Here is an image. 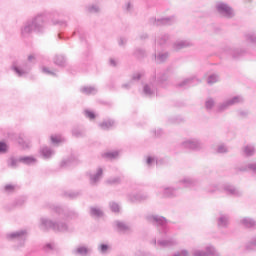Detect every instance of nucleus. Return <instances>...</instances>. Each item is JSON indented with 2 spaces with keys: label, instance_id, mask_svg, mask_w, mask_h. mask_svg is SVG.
I'll return each instance as SVG.
<instances>
[{
  "label": "nucleus",
  "instance_id": "1",
  "mask_svg": "<svg viewBox=\"0 0 256 256\" xmlns=\"http://www.w3.org/2000/svg\"><path fill=\"white\" fill-rule=\"evenodd\" d=\"M148 223H151L152 225H155V227L158 228V233L162 238H165L167 235V231L169 229L167 228V218L159 215H150L147 216Z\"/></svg>",
  "mask_w": 256,
  "mask_h": 256
},
{
  "label": "nucleus",
  "instance_id": "2",
  "mask_svg": "<svg viewBox=\"0 0 256 256\" xmlns=\"http://www.w3.org/2000/svg\"><path fill=\"white\" fill-rule=\"evenodd\" d=\"M41 227H42L43 231H47V229H53V231H58V232L67 231V224H65V223L56 224L55 222H53L47 218L41 219Z\"/></svg>",
  "mask_w": 256,
  "mask_h": 256
},
{
  "label": "nucleus",
  "instance_id": "3",
  "mask_svg": "<svg viewBox=\"0 0 256 256\" xmlns=\"http://www.w3.org/2000/svg\"><path fill=\"white\" fill-rule=\"evenodd\" d=\"M216 11L221 15V17H225L226 19H232V17H235L233 8L225 2L216 3Z\"/></svg>",
  "mask_w": 256,
  "mask_h": 256
},
{
  "label": "nucleus",
  "instance_id": "4",
  "mask_svg": "<svg viewBox=\"0 0 256 256\" xmlns=\"http://www.w3.org/2000/svg\"><path fill=\"white\" fill-rule=\"evenodd\" d=\"M150 25H153L154 27H161L163 25H173L175 23L174 16L172 17H165V18H150L149 20Z\"/></svg>",
  "mask_w": 256,
  "mask_h": 256
},
{
  "label": "nucleus",
  "instance_id": "5",
  "mask_svg": "<svg viewBox=\"0 0 256 256\" xmlns=\"http://www.w3.org/2000/svg\"><path fill=\"white\" fill-rule=\"evenodd\" d=\"M184 149H191L192 151H199L203 147V144L198 139L192 138L182 142Z\"/></svg>",
  "mask_w": 256,
  "mask_h": 256
},
{
  "label": "nucleus",
  "instance_id": "6",
  "mask_svg": "<svg viewBox=\"0 0 256 256\" xmlns=\"http://www.w3.org/2000/svg\"><path fill=\"white\" fill-rule=\"evenodd\" d=\"M151 244L152 245H157V247H162V248H165V247H173L174 245L177 244V240L173 239V238H169V239H158L157 238H154L152 241H151Z\"/></svg>",
  "mask_w": 256,
  "mask_h": 256
},
{
  "label": "nucleus",
  "instance_id": "7",
  "mask_svg": "<svg viewBox=\"0 0 256 256\" xmlns=\"http://www.w3.org/2000/svg\"><path fill=\"white\" fill-rule=\"evenodd\" d=\"M194 256H221L215 247L209 245L206 247L205 251L203 250H194Z\"/></svg>",
  "mask_w": 256,
  "mask_h": 256
},
{
  "label": "nucleus",
  "instance_id": "8",
  "mask_svg": "<svg viewBox=\"0 0 256 256\" xmlns=\"http://www.w3.org/2000/svg\"><path fill=\"white\" fill-rule=\"evenodd\" d=\"M199 83H201V80L197 79V77H190L180 82L178 87L187 89V87H195V85H199Z\"/></svg>",
  "mask_w": 256,
  "mask_h": 256
},
{
  "label": "nucleus",
  "instance_id": "9",
  "mask_svg": "<svg viewBox=\"0 0 256 256\" xmlns=\"http://www.w3.org/2000/svg\"><path fill=\"white\" fill-rule=\"evenodd\" d=\"M224 53L226 55H231L233 59H239V57H243L245 55V51L239 48H231V47H226L224 49Z\"/></svg>",
  "mask_w": 256,
  "mask_h": 256
},
{
  "label": "nucleus",
  "instance_id": "10",
  "mask_svg": "<svg viewBox=\"0 0 256 256\" xmlns=\"http://www.w3.org/2000/svg\"><path fill=\"white\" fill-rule=\"evenodd\" d=\"M143 95H145V97H155V95H157V88H155V84H145L143 87Z\"/></svg>",
  "mask_w": 256,
  "mask_h": 256
},
{
  "label": "nucleus",
  "instance_id": "11",
  "mask_svg": "<svg viewBox=\"0 0 256 256\" xmlns=\"http://www.w3.org/2000/svg\"><path fill=\"white\" fill-rule=\"evenodd\" d=\"M30 23L32 24L34 31L37 33H41V31H43V16L35 17L32 21H30Z\"/></svg>",
  "mask_w": 256,
  "mask_h": 256
},
{
  "label": "nucleus",
  "instance_id": "12",
  "mask_svg": "<svg viewBox=\"0 0 256 256\" xmlns=\"http://www.w3.org/2000/svg\"><path fill=\"white\" fill-rule=\"evenodd\" d=\"M240 225L246 229H256V221L249 217H244L240 220Z\"/></svg>",
  "mask_w": 256,
  "mask_h": 256
},
{
  "label": "nucleus",
  "instance_id": "13",
  "mask_svg": "<svg viewBox=\"0 0 256 256\" xmlns=\"http://www.w3.org/2000/svg\"><path fill=\"white\" fill-rule=\"evenodd\" d=\"M12 71H15L18 77H23V75H27V73H29V68H27V64H24L23 67L19 68L16 62H14L12 64Z\"/></svg>",
  "mask_w": 256,
  "mask_h": 256
},
{
  "label": "nucleus",
  "instance_id": "14",
  "mask_svg": "<svg viewBox=\"0 0 256 256\" xmlns=\"http://www.w3.org/2000/svg\"><path fill=\"white\" fill-rule=\"evenodd\" d=\"M192 45L189 40H178L173 44V49L175 51H181V49H186V47H191Z\"/></svg>",
  "mask_w": 256,
  "mask_h": 256
},
{
  "label": "nucleus",
  "instance_id": "15",
  "mask_svg": "<svg viewBox=\"0 0 256 256\" xmlns=\"http://www.w3.org/2000/svg\"><path fill=\"white\" fill-rule=\"evenodd\" d=\"M223 189L225 193H227V195H232L233 197H239V195H241V191H239L237 188H235L231 184H225L223 186Z\"/></svg>",
  "mask_w": 256,
  "mask_h": 256
},
{
  "label": "nucleus",
  "instance_id": "16",
  "mask_svg": "<svg viewBox=\"0 0 256 256\" xmlns=\"http://www.w3.org/2000/svg\"><path fill=\"white\" fill-rule=\"evenodd\" d=\"M7 237L8 239H18V241H25L27 237V231L20 230V231L8 234Z\"/></svg>",
  "mask_w": 256,
  "mask_h": 256
},
{
  "label": "nucleus",
  "instance_id": "17",
  "mask_svg": "<svg viewBox=\"0 0 256 256\" xmlns=\"http://www.w3.org/2000/svg\"><path fill=\"white\" fill-rule=\"evenodd\" d=\"M179 183L180 185H183V187H195V185H197V180L192 177H184Z\"/></svg>",
  "mask_w": 256,
  "mask_h": 256
},
{
  "label": "nucleus",
  "instance_id": "18",
  "mask_svg": "<svg viewBox=\"0 0 256 256\" xmlns=\"http://www.w3.org/2000/svg\"><path fill=\"white\" fill-rule=\"evenodd\" d=\"M149 199V195L145 193H137L130 197L132 203H141V201H147Z\"/></svg>",
  "mask_w": 256,
  "mask_h": 256
},
{
  "label": "nucleus",
  "instance_id": "19",
  "mask_svg": "<svg viewBox=\"0 0 256 256\" xmlns=\"http://www.w3.org/2000/svg\"><path fill=\"white\" fill-rule=\"evenodd\" d=\"M33 31H35V29L33 28V24H31V22H27L21 29L22 37H29V35H31Z\"/></svg>",
  "mask_w": 256,
  "mask_h": 256
},
{
  "label": "nucleus",
  "instance_id": "20",
  "mask_svg": "<svg viewBox=\"0 0 256 256\" xmlns=\"http://www.w3.org/2000/svg\"><path fill=\"white\" fill-rule=\"evenodd\" d=\"M218 227L221 229H225L229 227V216L225 214H221L218 218Z\"/></svg>",
  "mask_w": 256,
  "mask_h": 256
},
{
  "label": "nucleus",
  "instance_id": "21",
  "mask_svg": "<svg viewBox=\"0 0 256 256\" xmlns=\"http://www.w3.org/2000/svg\"><path fill=\"white\" fill-rule=\"evenodd\" d=\"M103 177V168H98L96 174L90 175V183L92 185H97L99 183V179Z\"/></svg>",
  "mask_w": 256,
  "mask_h": 256
},
{
  "label": "nucleus",
  "instance_id": "22",
  "mask_svg": "<svg viewBox=\"0 0 256 256\" xmlns=\"http://www.w3.org/2000/svg\"><path fill=\"white\" fill-rule=\"evenodd\" d=\"M114 224H115L116 229H117V231H118L119 233H125L126 231L129 230V226H128L126 223H124V222H121V221H119V220H116V221L114 222Z\"/></svg>",
  "mask_w": 256,
  "mask_h": 256
},
{
  "label": "nucleus",
  "instance_id": "23",
  "mask_svg": "<svg viewBox=\"0 0 256 256\" xmlns=\"http://www.w3.org/2000/svg\"><path fill=\"white\" fill-rule=\"evenodd\" d=\"M163 196L164 197H177V189L166 187L163 188Z\"/></svg>",
  "mask_w": 256,
  "mask_h": 256
},
{
  "label": "nucleus",
  "instance_id": "24",
  "mask_svg": "<svg viewBox=\"0 0 256 256\" xmlns=\"http://www.w3.org/2000/svg\"><path fill=\"white\" fill-rule=\"evenodd\" d=\"M169 59V53L168 52H160L158 55H155V61L156 63H165V61Z\"/></svg>",
  "mask_w": 256,
  "mask_h": 256
},
{
  "label": "nucleus",
  "instance_id": "25",
  "mask_svg": "<svg viewBox=\"0 0 256 256\" xmlns=\"http://www.w3.org/2000/svg\"><path fill=\"white\" fill-rule=\"evenodd\" d=\"M169 39H171V37L169 36V34H161L157 40L156 43H158V45H167V43H169Z\"/></svg>",
  "mask_w": 256,
  "mask_h": 256
},
{
  "label": "nucleus",
  "instance_id": "26",
  "mask_svg": "<svg viewBox=\"0 0 256 256\" xmlns=\"http://www.w3.org/2000/svg\"><path fill=\"white\" fill-rule=\"evenodd\" d=\"M243 151L246 157H253L255 155V146L248 144L244 146Z\"/></svg>",
  "mask_w": 256,
  "mask_h": 256
},
{
  "label": "nucleus",
  "instance_id": "27",
  "mask_svg": "<svg viewBox=\"0 0 256 256\" xmlns=\"http://www.w3.org/2000/svg\"><path fill=\"white\" fill-rule=\"evenodd\" d=\"M54 63H55V65H58L59 67H65L67 60L65 59V56H63V55H56L54 57Z\"/></svg>",
  "mask_w": 256,
  "mask_h": 256
},
{
  "label": "nucleus",
  "instance_id": "28",
  "mask_svg": "<svg viewBox=\"0 0 256 256\" xmlns=\"http://www.w3.org/2000/svg\"><path fill=\"white\" fill-rule=\"evenodd\" d=\"M81 93H84V95H95V93H97V88L93 86H84L81 88Z\"/></svg>",
  "mask_w": 256,
  "mask_h": 256
},
{
  "label": "nucleus",
  "instance_id": "29",
  "mask_svg": "<svg viewBox=\"0 0 256 256\" xmlns=\"http://www.w3.org/2000/svg\"><path fill=\"white\" fill-rule=\"evenodd\" d=\"M103 159H108L109 161H113V159H117L119 157V151L106 152L102 154Z\"/></svg>",
  "mask_w": 256,
  "mask_h": 256
},
{
  "label": "nucleus",
  "instance_id": "30",
  "mask_svg": "<svg viewBox=\"0 0 256 256\" xmlns=\"http://www.w3.org/2000/svg\"><path fill=\"white\" fill-rule=\"evenodd\" d=\"M229 107H231L229 100H225L224 102L218 104L217 112L223 113V111H227V109H229Z\"/></svg>",
  "mask_w": 256,
  "mask_h": 256
},
{
  "label": "nucleus",
  "instance_id": "31",
  "mask_svg": "<svg viewBox=\"0 0 256 256\" xmlns=\"http://www.w3.org/2000/svg\"><path fill=\"white\" fill-rule=\"evenodd\" d=\"M114 125H115L114 120H106L101 122L99 124V127H101V129H103L104 131H107L108 129H111V127H113Z\"/></svg>",
  "mask_w": 256,
  "mask_h": 256
},
{
  "label": "nucleus",
  "instance_id": "32",
  "mask_svg": "<svg viewBox=\"0 0 256 256\" xmlns=\"http://www.w3.org/2000/svg\"><path fill=\"white\" fill-rule=\"evenodd\" d=\"M37 160L31 156H24L19 158L20 163H24V165H33Z\"/></svg>",
  "mask_w": 256,
  "mask_h": 256
},
{
  "label": "nucleus",
  "instance_id": "33",
  "mask_svg": "<svg viewBox=\"0 0 256 256\" xmlns=\"http://www.w3.org/2000/svg\"><path fill=\"white\" fill-rule=\"evenodd\" d=\"M244 37L248 43H251L252 45H256V33L255 32L246 33L244 35Z\"/></svg>",
  "mask_w": 256,
  "mask_h": 256
},
{
  "label": "nucleus",
  "instance_id": "34",
  "mask_svg": "<svg viewBox=\"0 0 256 256\" xmlns=\"http://www.w3.org/2000/svg\"><path fill=\"white\" fill-rule=\"evenodd\" d=\"M40 152H41V155H43V157H44L45 159H49V158L53 155V153H55V152H53V151L51 150V148H49V147H47V146H44V147L40 150Z\"/></svg>",
  "mask_w": 256,
  "mask_h": 256
},
{
  "label": "nucleus",
  "instance_id": "35",
  "mask_svg": "<svg viewBox=\"0 0 256 256\" xmlns=\"http://www.w3.org/2000/svg\"><path fill=\"white\" fill-rule=\"evenodd\" d=\"M90 215L91 217H97V218L103 217V211L97 207L92 206L90 207Z\"/></svg>",
  "mask_w": 256,
  "mask_h": 256
},
{
  "label": "nucleus",
  "instance_id": "36",
  "mask_svg": "<svg viewBox=\"0 0 256 256\" xmlns=\"http://www.w3.org/2000/svg\"><path fill=\"white\" fill-rule=\"evenodd\" d=\"M243 101L244 99L241 96H234L233 98L228 99L230 107H233V105H239L243 103Z\"/></svg>",
  "mask_w": 256,
  "mask_h": 256
},
{
  "label": "nucleus",
  "instance_id": "37",
  "mask_svg": "<svg viewBox=\"0 0 256 256\" xmlns=\"http://www.w3.org/2000/svg\"><path fill=\"white\" fill-rule=\"evenodd\" d=\"M255 247H256V236L246 243L245 249L246 251H255Z\"/></svg>",
  "mask_w": 256,
  "mask_h": 256
},
{
  "label": "nucleus",
  "instance_id": "38",
  "mask_svg": "<svg viewBox=\"0 0 256 256\" xmlns=\"http://www.w3.org/2000/svg\"><path fill=\"white\" fill-rule=\"evenodd\" d=\"M109 207L112 213H119L121 211V206L117 202H110Z\"/></svg>",
  "mask_w": 256,
  "mask_h": 256
},
{
  "label": "nucleus",
  "instance_id": "39",
  "mask_svg": "<svg viewBox=\"0 0 256 256\" xmlns=\"http://www.w3.org/2000/svg\"><path fill=\"white\" fill-rule=\"evenodd\" d=\"M217 82H219V75L217 74H211L207 79L208 85H214Z\"/></svg>",
  "mask_w": 256,
  "mask_h": 256
},
{
  "label": "nucleus",
  "instance_id": "40",
  "mask_svg": "<svg viewBox=\"0 0 256 256\" xmlns=\"http://www.w3.org/2000/svg\"><path fill=\"white\" fill-rule=\"evenodd\" d=\"M74 253H76L77 255L85 256L87 255V253H89V249H87V247L85 246H80L74 251Z\"/></svg>",
  "mask_w": 256,
  "mask_h": 256
},
{
  "label": "nucleus",
  "instance_id": "41",
  "mask_svg": "<svg viewBox=\"0 0 256 256\" xmlns=\"http://www.w3.org/2000/svg\"><path fill=\"white\" fill-rule=\"evenodd\" d=\"M18 144L22 147V149H29V147H31V143L25 141L22 137L18 138Z\"/></svg>",
  "mask_w": 256,
  "mask_h": 256
},
{
  "label": "nucleus",
  "instance_id": "42",
  "mask_svg": "<svg viewBox=\"0 0 256 256\" xmlns=\"http://www.w3.org/2000/svg\"><path fill=\"white\" fill-rule=\"evenodd\" d=\"M213 107H215V100H213V98H208L205 102V108L207 111H211Z\"/></svg>",
  "mask_w": 256,
  "mask_h": 256
},
{
  "label": "nucleus",
  "instance_id": "43",
  "mask_svg": "<svg viewBox=\"0 0 256 256\" xmlns=\"http://www.w3.org/2000/svg\"><path fill=\"white\" fill-rule=\"evenodd\" d=\"M207 193H217V191H219V185L217 184H212V185H209L206 189Z\"/></svg>",
  "mask_w": 256,
  "mask_h": 256
},
{
  "label": "nucleus",
  "instance_id": "44",
  "mask_svg": "<svg viewBox=\"0 0 256 256\" xmlns=\"http://www.w3.org/2000/svg\"><path fill=\"white\" fill-rule=\"evenodd\" d=\"M216 153H229V148L225 144H220L217 146Z\"/></svg>",
  "mask_w": 256,
  "mask_h": 256
},
{
  "label": "nucleus",
  "instance_id": "45",
  "mask_svg": "<svg viewBox=\"0 0 256 256\" xmlns=\"http://www.w3.org/2000/svg\"><path fill=\"white\" fill-rule=\"evenodd\" d=\"M108 185H119L121 183V178L120 177H114L110 178L106 181Z\"/></svg>",
  "mask_w": 256,
  "mask_h": 256
},
{
  "label": "nucleus",
  "instance_id": "46",
  "mask_svg": "<svg viewBox=\"0 0 256 256\" xmlns=\"http://www.w3.org/2000/svg\"><path fill=\"white\" fill-rule=\"evenodd\" d=\"M237 115L240 119H247L249 117V110H238Z\"/></svg>",
  "mask_w": 256,
  "mask_h": 256
},
{
  "label": "nucleus",
  "instance_id": "47",
  "mask_svg": "<svg viewBox=\"0 0 256 256\" xmlns=\"http://www.w3.org/2000/svg\"><path fill=\"white\" fill-rule=\"evenodd\" d=\"M72 134H73L74 137L79 138V137H83V135H85V132H83V131H82L81 129H79V128H74V129L72 130Z\"/></svg>",
  "mask_w": 256,
  "mask_h": 256
},
{
  "label": "nucleus",
  "instance_id": "48",
  "mask_svg": "<svg viewBox=\"0 0 256 256\" xmlns=\"http://www.w3.org/2000/svg\"><path fill=\"white\" fill-rule=\"evenodd\" d=\"M9 149V146H7V143L0 142V154L7 153V150Z\"/></svg>",
  "mask_w": 256,
  "mask_h": 256
},
{
  "label": "nucleus",
  "instance_id": "49",
  "mask_svg": "<svg viewBox=\"0 0 256 256\" xmlns=\"http://www.w3.org/2000/svg\"><path fill=\"white\" fill-rule=\"evenodd\" d=\"M134 55L138 58V59H143V57H145V50L143 49H137L134 53Z\"/></svg>",
  "mask_w": 256,
  "mask_h": 256
},
{
  "label": "nucleus",
  "instance_id": "50",
  "mask_svg": "<svg viewBox=\"0 0 256 256\" xmlns=\"http://www.w3.org/2000/svg\"><path fill=\"white\" fill-rule=\"evenodd\" d=\"M143 77V73L142 72H136L132 75V82H136L139 81L141 78Z\"/></svg>",
  "mask_w": 256,
  "mask_h": 256
},
{
  "label": "nucleus",
  "instance_id": "51",
  "mask_svg": "<svg viewBox=\"0 0 256 256\" xmlns=\"http://www.w3.org/2000/svg\"><path fill=\"white\" fill-rule=\"evenodd\" d=\"M100 253H107V251H109V245L107 244H101L99 247H98Z\"/></svg>",
  "mask_w": 256,
  "mask_h": 256
},
{
  "label": "nucleus",
  "instance_id": "52",
  "mask_svg": "<svg viewBox=\"0 0 256 256\" xmlns=\"http://www.w3.org/2000/svg\"><path fill=\"white\" fill-rule=\"evenodd\" d=\"M156 161H157V158L149 156L146 160V163L149 167H151V165H153V163H155Z\"/></svg>",
  "mask_w": 256,
  "mask_h": 256
},
{
  "label": "nucleus",
  "instance_id": "53",
  "mask_svg": "<svg viewBox=\"0 0 256 256\" xmlns=\"http://www.w3.org/2000/svg\"><path fill=\"white\" fill-rule=\"evenodd\" d=\"M51 142H52L54 145H57V144L61 143V137H58V136H51Z\"/></svg>",
  "mask_w": 256,
  "mask_h": 256
},
{
  "label": "nucleus",
  "instance_id": "54",
  "mask_svg": "<svg viewBox=\"0 0 256 256\" xmlns=\"http://www.w3.org/2000/svg\"><path fill=\"white\" fill-rule=\"evenodd\" d=\"M155 137H161L163 135V130L161 128L152 131Z\"/></svg>",
  "mask_w": 256,
  "mask_h": 256
},
{
  "label": "nucleus",
  "instance_id": "55",
  "mask_svg": "<svg viewBox=\"0 0 256 256\" xmlns=\"http://www.w3.org/2000/svg\"><path fill=\"white\" fill-rule=\"evenodd\" d=\"M4 189H5L6 193H13V191H15V186L8 184L5 186Z\"/></svg>",
  "mask_w": 256,
  "mask_h": 256
},
{
  "label": "nucleus",
  "instance_id": "56",
  "mask_svg": "<svg viewBox=\"0 0 256 256\" xmlns=\"http://www.w3.org/2000/svg\"><path fill=\"white\" fill-rule=\"evenodd\" d=\"M167 79H168L167 75L163 74L161 77L158 78L159 85L163 86V83H165V81H167Z\"/></svg>",
  "mask_w": 256,
  "mask_h": 256
},
{
  "label": "nucleus",
  "instance_id": "57",
  "mask_svg": "<svg viewBox=\"0 0 256 256\" xmlns=\"http://www.w3.org/2000/svg\"><path fill=\"white\" fill-rule=\"evenodd\" d=\"M19 159H15V158H11L10 162H9V167H17V163H18Z\"/></svg>",
  "mask_w": 256,
  "mask_h": 256
},
{
  "label": "nucleus",
  "instance_id": "58",
  "mask_svg": "<svg viewBox=\"0 0 256 256\" xmlns=\"http://www.w3.org/2000/svg\"><path fill=\"white\" fill-rule=\"evenodd\" d=\"M85 115L86 117H88V119H95V113H93L92 111L86 110Z\"/></svg>",
  "mask_w": 256,
  "mask_h": 256
},
{
  "label": "nucleus",
  "instance_id": "59",
  "mask_svg": "<svg viewBox=\"0 0 256 256\" xmlns=\"http://www.w3.org/2000/svg\"><path fill=\"white\" fill-rule=\"evenodd\" d=\"M88 11H89L90 13H99V7H97V6H90V7L88 8Z\"/></svg>",
  "mask_w": 256,
  "mask_h": 256
},
{
  "label": "nucleus",
  "instance_id": "60",
  "mask_svg": "<svg viewBox=\"0 0 256 256\" xmlns=\"http://www.w3.org/2000/svg\"><path fill=\"white\" fill-rule=\"evenodd\" d=\"M135 256H151V253L139 251L135 254Z\"/></svg>",
  "mask_w": 256,
  "mask_h": 256
},
{
  "label": "nucleus",
  "instance_id": "61",
  "mask_svg": "<svg viewBox=\"0 0 256 256\" xmlns=\"http://www.w3.org/2000/svg\"><path fill=\"white\" fill-rule=\"evenodd\" d=\"M42 71L44 72V73H47L48 75H55V73H53V72H51V70H49V68H43L42 69Z\"/></svg>",
  "mask_w": 256,
  "mask_h": 256
},
{
  "label": "nucleus",
  "instance_id": "62",
  "mask_svg": "<svg viewBox=\"0 0 256 256\" xmlns=\"http://www.w3.org/2000/svg\"><path fill=\"white\" fill-rule=\"evenodd\" d=\"M68 197H70V199H75V197L79 196V193H70V194H66Z\"/></svg>",
  "mask_w": 256,
  "mask_h": 256
},
{
  "label": "nucleus",
  "instance_id": "63",
  "mask_svg": "<svg viewBox=\"0 0 256 256\" xmlns=\"http://www.w3.org/2000/svg\"><path fill=\"white\" fill-rule=\"evenodd\" d=\"M110 65L112 67H117V62L115 61V59H113V58L110 59Z\"/></svg>",
  "mask_w": 256,
  "mask_h": 256
},
{
  "label": "nucleus",
  "instance_id": "64",
  "mask_svg": "<svg viewBox=\"0 0 256 256\" xmlns=\"http://www.w3.org/2000/svg\"><path fill=\"white\" fill-rule=\"evenodd\" d=\"M124 43H127V40L123 39V38H120L119 40V45L120 46H123Z\"/></svg>",
  "mask_w": 256,
  "mask_h": 256
}]
</instances>
